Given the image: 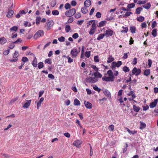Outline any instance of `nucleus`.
Wrapping results in <instances>:
<instances>
[{
	"label": "nucleus",
	"instance_id": "obj_17",
	"mask_svg": "<svg viewBox=\"0 0 158 158\" xmlns=\"http://www.w3.org/2000/svg\"><path fill=\"white\" fill-rule=\"evenodd\" d=\"M14 11L12 10H8V11L6 16L8 18H10L12 17V15L14 14Z\"/></svg>",
	"mask_w": 158,
	"mask_h": 158
},
{
	"label": "nucleus",
	"instance_id": "obj_34",
	"mask_svg": "<svg viewBox=\"0 0 158 158\" xmlns=\"http://www.w3.org/2000/svg\"><path fill=\"white\" fill-rule=\"evenodd\" d=\"M44 62L45 64H51L52 63V60L50 58L47 59L45 60Z\"/></svg>",
	"mask_w": 158,
	"mask_h": 158
},
{
	"label": "nucleus",
	"instance_id": "obj_31",
	"mask_svg": "<svg viewBox=\"0 0 158 158\" xmlns=\"http://www.w3.org/2000/svg\"><path fill=\"white\" fill-rule=\"evenodd\" d=\"M143 74L146 76L149 75L150 74V70L149 69H146L144 71Z\"/></svg>",
	"mask_w": 158,
	"mask_h": 158
},
{
	"label": "nucleus",
	"instance_id": "obj_35",
	"mask_svg": "<svg viewBox=\"0 0 158 158\" xmlns=\"http://www.w3.org/2000/svg\"><path fill=\"white\" fill-rule=\"evenodd\" d=\"M41 18L40 17H37L36 19V25L39 24L40 22Z\"/></svg>",
	"mask_w": 158,
	"mask_h": 158
},
{
	"label": "nucleus",
	"instance_id": "obj_47",
	"mask_svg": "<svg viewBox=\"0 0 158 158\" xmlns=\"http://www.w3.org/2000/svg\"><path fill=\"white\" fill-rule=\"evenodd\" d=\"M81 17V14L80 12H77L75 15V17L76 19L80 18Z\"/></svg>",
	"mask_w": 158,
	"mask_h": 158
},
{
	"label": "nucleus",
	"instance_id": "obj_62",
	"mask_svg": "<svg viewBox=\"0 0 158 158\" xmlns=\"http://www.w3.org/2000/svg\"><path fill=\"white\" fill-rule=\"evenodd\" d=\"M156 25L157 23H156V21H154L152 23V24L151 26L152 28H155L156 26Z\"/></svg>",
	"mask_w": 158,
	"mask_h": 158
},
{
	"label": "nucleus",
	"instance_id": "obj_40",
	"mask_svg": "<svg viewBox=\"0 0 158 158\" xmlns=\"http://www.w3.org/2000/svg\"><path fill=\"white\" fill-rule=\"evenodd\" d=\"M70 29V27L69 25H68L66 26L65 27V30L67 32H69Z\"/></svg>",
	"mask_w": 158,
	"mask_h": 158
},
{
	"label": "nucleus",
	"instance_id": "obj_9",
	"mask_svg": "<svg viewBox=\"0 0 158 158\" xmlns=\"http://www.w3.org/2000/svg\"><path fill=\"white\" fill-rule=\"evenodd\" d=\"M158 99H156L154 101L150 103L149 104V106L150 108H152L155 107L157 104Z\"/></svg>",
	"mask_w": 158,
	"mask_h": 158
},
{
	"label": "nucleus",
	"instance_id": "obj_61",
	"mask_svg": "<svg viewBox=\"0 0 158 158\" xmlns=\"http://www.w3.org/2000/svg\"><path fill=\"white\" fill-rule=\"evenodd\" d=\"M152 61L151 60L149 59L148 60V65L149 66V67L150 68L152 64Z\"/></svg>",
	"mask_w": 158,
	"mask_h": 158
},
{
	"label": "nucleus",
	"instance_id": "obj_33",
	"mask_svg": "<svg viewBox=\"0 0 158 158\" xmlns=\"http://www.w3.org/2000/svg\"><path fill=\"white\" fill-rule=\"evenodd\" d=\"M151 6V5L150 3H148L143 6V7L145 9H149L150 8Z\"/></svg>",
	"mask_w": 158,
	"mask_h": 158
},
{
	"label": "nucleus",
	"instance_id": "obj_38",
	"mask_svg": "<svg viewBox=\"0 0 158 158\" xmlns=\"http://www.w3.org/2000/svg\"><path fill=\"white\" fill-rule=\"evenodd\" d=\"M56 0H52L51 3V6L52 7H54L56 6Z\"/></svg>",
	"mask_w": 158,
	"mask_h": 158
},
{
	"label": "nucleus",
	"instance_id": "obj_22",
	"mask_svg": "<svg viewBox=\"0 0 158 158\" xmlns=\"http://www.w3.org/2000/svg\"><path fill=\"white\" fill-rule=\"evenodd\" d=\"M133 110L137 112H138L140 109V107L139 106H136L135 105H133Z\"/></svg>",
	"mask_w": 158,
	"mask_h": 158
},
{
	"label": "nucleus",
	"instance_id": "obj_50",
	"mask_svg": "<svg viewBox=\"0 0 158 158\" xmlns=\"http://www.w3.org/2000/svg\"><path fill=\"white\" fill-rule=\"evenodd\" d=\"M24 63L28 61V59L26 57H22L21 60Z\"/></svg>",
	"mask_w": 158,
	"mask_h": 158
},
{
	"label": "nucleus",
	"instance_id": "obj_36",
	"mask_svg": "<svg viewBox=\"0 0 158 158\" xmlns=\"http://www.w3.org/2000/svg\"><path fill=\"white\" fill-rule=\"evenodd\" d=\"M157 30L156 29H153L152 31V35L154 37H156L157 35Z\"/></svg>",
	"mask_w": 158,
	"mask_h": 158
},
{
	"label": "nucleus",
	"instance_id": "obj_1",
	"mask_svg": "<svg viewBox=\"0 0 158 158\" xmlns=\"http://www.w3.org/2000/svg\"><path fill=\"white\" fill-rule=\"evenodd\" d=\"M118 74V71H115L114 72V75L112 71L109 70L107 72V73L104 74V76L102 78V80L107 82L113 81L115 78L114 76H117Z\"/></svg>",
	"mask_w": 158,
	"mask_h": 158
},
{
	"label": "nucleus",
	"instance_id": "obj_3",
	"mask_svg": "<svg viewBox=\"0 0 158 158\" xmlns=\"http://www.w3.org/2000/svg\"><path fill=\"white\" fill-rule=\"evenodd\" d=\"M98 78L95 77H89L85 79V81L87 83H94L98 81Z\"/></svg>",
	"mask_w": 158,
	"mask_h": 158
},
{
	"label": "nucleus",
	"instance_id": "obj_5",
	"mask_svg": "<svg viewBox=\"0 0 158 158\" xmlns=\"http://www.w3.org/2000/svg\"><path fill=\"white\" fill-rule=\"evenodd\" d=\"M80 49L79 51L78 50L77 48H74L71 50L70 52L71 54L73 57H76L80 52Z\"/></svg>",
	"mask_w": 158,
	"mask_h": 158
},
{
	"label": "nucleus",
	"instance_id": "obj_43",
	"mask_svg": "<svg viewBox=\"0 0 158 158\" xmlns=\"http://www.w3.org/2000/svg\"><path fill=\"white\" fill-rule=\"evenodd\" d=\"M144 18L142 16H139V17L137 18V20L140 22H142L144 20Z\"/></svg>",
	"mask_w": 158,
	"mask_h": 158
},
{
	"label": "nucleus",
	"instance_id": "obj_64",
	"mask_svg": "<svg viewBox=\"0 0 158 158\" xmlns=\"http://www.w3.org/2000/svg\"><path fill=\"white\" fill-rule=\"evenodd\" d=\"M73 17H70L68 20V23H72L73 21Z\"/></svg>",
	"mask_w": 158,
	"mask_h": 158
},
{
	"label": "nucleus",
	"instance_id": "obj_39",
	"mask_svg": "<svg viewBox=\"0 0 158 158\" xmlns=\"http://www.w3.org/2000/svg\"><path fill=\"white\" fill-rule=\"evenodd\" d=\"M140 128L141 129H142L145 127L146 125L145 123L140 122Z\"/></svg>",
	"mask_w": 158,
	"mask_h": 158
},
{
	"label": "nucleus",
	"instance_id": "obj_32",
	"mask_svg": "<svg viewBox=\"0 0 158 158\" xmlns=\"http://www.w3.org/2000/svg\"><path fill=\"white\" fill-rule=\"evenodd\" d=\"M123 70L125 73H127L130 71V69L127 66H124L123 68Z\"/></svg>",
	"mask_w": 158,
	"mask_h": 158
},
{
	"label": "nucleus",
	"instance_id": "obj_48",
	"mask_svg": "<svg viewBox=\"0 0 158 158\" xmlns=\"http://www.w3.org/2000/svg\"><path fill=\"white\" fill-rule=\"evenodd\" d=\"M58 40L60 42H63L65 41V38L62 36H61L60 37H59L58 39Z\"/></svg>",
	"mask_w": 158,
	"mask_h": 158
},
{
	"label": "nucleus",
	"instance_id": "obj_28",
	"mask_svg": "<svg viewBox=\"0 0 158 158\" xmlns=\"http://www.w3.org/2000/svg\"><path fill=\"white\" fill-rule=\"evenodd\" d=\"M97 21H96V22H94L92 24L91 28L94 29H96V23H97Z\"/></svg>",
	"mask_w": 158,
	"mask_h": 158
},
{
	"label": "nucleus",
	"instance_id": "obj_18",
	"mask_svg": "<svg viewBox=\"0 0 158 158\" xmlns=\"http://www.w3.org/2000/svg\"><path fill=\"white\" fill-rule=\"evenodd\" d=\"M6 39L4 38L3 37L2 38H0V44L2 45H3L6 43L7 42Z\"/></svg>",
	"mask_w": 158,
	"mask_h": 158
},
{
	"label": "nucleus",
	"instance_id": "obj_46",
	"mask_svg": "<svg viewBox=\"0 0 158 158\" xmlns=\"http://www.w3.org/2000/svg\"><path fill=\"white\" fill-rule=\"evenodd\" d=\"M108 130L110 131H114V126L113 124L110 125L108 128Z\"/></svg>",
	"mask_w": 158,
	"mask_h": 158
},
{
	"label": "nucleus",
	"instance_id": "obj_44",
	"mask_svg": "<svg viewBox=\"0 0 158 158\" xmlns=\"http://www.w3.org/2000/svg\"><path fill=\"white\" fill-rule=\"evenodd\" d=\"M64 8L66 10L70 9L71 8V6L69 3H67L65 5Z\"/></svg>",
	"mask_w": 158,
	"mask_h": 158
},
{
	"label": "nucleus",
	"instance_id": "obj_12",
	"mask_svg": "<svg viewBox=\"0 0 158 158\" xmlns=\"http://www.w3.org/2000/svg\"><path fill=\"white\" fill-rule=\"evenodd\" d=\"M84 104L86 107L87 108L90 109L92 107V104L89 102H87L86 101H85L84 102Z\"/></svg>",
	"mask_w": 158,
	"mask_h": 158
},
{
	"label": "nucleus",
	"instance_id": "obj_45",
	"mask_svg": "<svg viewBox=\"0 0 158 158\" xmlns=\"http://www.w3.org/2000/svg\"><path fill=\"white\" fill-rule=\"evenodd\" d=\"M44 67V64L42 62H40L38 63V68L41 69Z\"/></svg>",
	"mask_w": 158,
	"mask_h": 158
},
{
	"label": "nucleus",
	"instance_id": "obj_60",
	"mask_svg": "<svg viewBox=\"0 0 158 158\" xmlns=\"http://www.w3.org/2000/svg\"><path fill=\"white\" fill-rule=\"evenodd\" d=\"M91 68H93L94 70L96 71V72L98 71V69L96 66L94 65H92L91 66Z\"/></svg>",
	"mask_w": 158,
	"mask_h": 158
},
{
	"label": "nucleus",
	"instance_id": "obj_23",
	"mask_svg": "<svg viewBox=\"0 0 158 158\" xmlns=\"http://www.w3.org/2000/svg\"><path fill=\"white\" fill-rule=\"evenodd\" d=\"M94 74L95 76V77H96L97 78H100L102 77V75L98 71L95 72Z\"/></svg>",
	"mask_w": 158,
	"mask_h": 158
},
{
	"label": "nucleus",
	"instance_id": "obj_2",
	"mask_svg": "<svg viewBox=\"0 0 158 158\" xmlns=\"http://www.w3.org/2000/svg\"><path fill=\"white\" fill-rule=\"evenodd\" d=\"M76 13V10L74 8L72 9L66 11L65 15L67 17H70Z\"/></svg>",
	"mask_w": 158,
	"mask_h": 158
},
{
	"label": "nucleus",
	"instance_id": "obj_63",
	"mask_svg": "<svg viewBox=\"0 0 158 158\" xmlns=\"http://www.w3.org/2000/svg\"><path fill=\"white\" fill-rule=\"evenodd\" d=\"M129 53V52H128L127 53H125L124 54V55L123 57V58L124 59H126L128 57L127 54Z\"/></svg>",
	"mask_w": 158,
	"mask_h": 158
},
{
	"label": "nucleus",
	"instance_id": "obj_20",
	"mask_svg": "<svg viewBox=\"0 0 158 158\" xmlns=\"http://www.w3.org/2000/svg\"><path fill=\"white\" fill-rule=\"evenodd\" d=\"M106 23V21H102L100 22L99 23V24L98 25H97V26L98 27H102L105 25Z\"/></svg>",
	"mask_w": 158,
	"mask_h": 158
},
{
	"label": "nucleus",
	"instance_id": "obj_42",
	"mask_svg": "<svg viewBox=\"0 0 158 158\" xmlns=\"http://www.w3.org/2000/svg\"><path fill=\"white\" fill-rule=\"evenodd\" d=\"M135 4L133 3H131L128 5L127 7L128 9H131L133 8L135 6Z\"/></svg>",
	"mask_w": 158,
	"mask_h": 158
},
{
	"label": "nucleus",
	"instance_id": "obj_56",
	"mask_svg": "<svg viewBox=\"0 0 158 158\" xmlns=\"http://www.w3.org/2000/svg\"><path fill=\"white\" fill-rule=\"evenodd\" d=\"M22 41L20 38H19L16 41L14 42L13 44H19Z\"/></svg>",
	"mask_w": 158,
	"mask_h": 158
},
{
	"label": "nucleus",
	"instance_id": "obj_41",
	"mask_svg": "<svg viewBox=\"0 0 158 158\" xmlns=\"http://www.w3.org/2000/svg\"><path fill=\"white\" fill-rule=\"evenodd\" d=\"M90 51H86L85 54V56L87 58H89L90 56Z\"/></svg>",
	"mask_w": 158,
	"mask_h": 158
},
{
	"label": "nucleus",
	"instance_id": "obj_59",
	"mask_svg": "<svg viewBox=\"0 0 158 158\" xmlns=\"http://www.w3.org/2000/svg\"><path fill=\"white\" fill-rule=\"evenodd\" d=\"M66 58L68 59V62L69 63H71L73 62V60L71 59L69 56H67Z\"/></svg>",
	"mask_w": 158,
	"mask_h": 158
},
{
	"label": "nucleus",
	"instance_id": "obj_7",
	"mask_svg": "<svg viewBox=\"0 0 158 158\" xmlns=\"http://www.w3.org/2000/svg\"><path fill=\"white\" fill-rule=\"evenodd\" d=\"M19 56V52L16 51H15L14 53L13 57L14 59H11L9 60L11 62H15L18 60V57Z\"/></svg>",
	"mask_w": 158,
	"mask_h": 158
},
{
	"label": "nucleus",
	"instance_id": "obj_26",
	"mask_svg": "<svg viewBox=\"0 0 158 158\" xmlns=\"http://www.w3.org/2000/svg\"><path fill=\"white\" fill-rule=\"evenodd\" d=\"M18 29V27L16 26H14L13 27H11L10 29V31H14L16 32L17 31Z\"/></svg>",
	"mask_w": 158,
	"mask_h": 158
},
{
	"label": "nucleus",
	"instance_id": "obj_27",
	"mask_svg": "<svg viewBox=\"0 0 158 158\" xmlns=\"http://www.w3.org/2000/svg\"><path fill=\"white\" fill-rule=\"evenodd\" d=\"M105 35V34H100L98 35L97 40H99L102 39L104 37Z\"/></svg>",
	"mask_w": 158,
	"mask_h": 158
},
{
	"label": "nucleus",
	"instance_id": "obj_15",
	"mask_svg": "<svg viewBox=\"0 0 158 158\" xmlns=\"http://www.w3.org/2000/svg\"><path fill=\"white\" fill-rule=\"evenodd\" d=\"M44 98L43 97H41L40 98V101L37 102V108L38 109L39 107L41 106V104L42 102L44 101Z\"/></svg>",
	"mask_w": 158,
	"mask_h": 158
},
{
	"label": "nucleus",
	"instance_id": "obj_10",
	"mask_svg": "<svg viewBox=\"0 0 158 158\" xmlns=\"http://www.w3.org/2000/svg\"><path fill=\"white\" fill-rule=\"evenodd\" d=\"M53 25V22L51 20L49 21L47 23V30L48 31L51 29V28L52 27Z\"/></svg>",
	"mask_w": 158,
	"mask_h": 158
},
{
	"label": "nucleus",
	"instance_id": "obj_6",
	"mask_svg": "<svg viewBox=\"0 0 158 158\" xmlns=\"http://www.w3.org/2000/svg\"><path fill=\"white\" fill-rule=\"evenodd\" d=\"M141 71L140 69H137L136 67H135L132 70V73L133 75L135 74L136 76H137L141 73Z\"/></svg>",
	"mask_w": 158,
	"mask_h": 158
},
{
	"label": "nucleus",
	"instance_id": "obj_53",
	"mask_svg": "<svg viewBox=\"0 0 158 158\" xmlns=\"http://www.w3.org/2000/svg\"><path fill=\"white\" fill-rule=\"evenodd\" d=\"M132 14V12H127L123 16V17L124 18H126L127 16H128L130 15L131 14Z\"/></svg>",
	"mask_w": 158,
	"mask_h": 158
},
{
	"label": "nucleus",
	"instance_id": "obj_57",
	"mask_svg": "<svg viewBox=\"0 0 158 158\" xmlns=\"http://www.w3.org/2000/svg\"><path fill=\"white\" fill-rule=\"evenodd\" d=\"M78 36L79 35L77 33H75L74 34L72 35L74 39H77L78 38Z\"/></svg>",
	"mask_w": 158,
	"mask_h": 158
},
{
	"label": "nucleus",
	"instance_id": "obj_13",
	"mask_svg": "<svg viewBox=\"0 0 158 158\" xmlns=\"http://www.w3.org/2000/svg\"><path fill=\"white\" fill-rule=\"evenodd\" d=\"M37 59L35 55H34V58L33 60L32 61V64L34 67H36L37 65Z\"/></svg>",
	"mask_w": 158,
	"mask_h": 158
},
{
	"label": "nucleus",
	"instance_id": "obj_55",
	"mask_svg": "<svg viewBox=\"0 0 158 158\" xmlns=\"http://www.w3.org/2000/svg\"><path fill=\"white\" fill-rule=\"evenodd\" d=\"M94 61L95 62H98L99 61L98 56H94Z\"/></svg>",
	"mask_w": 158,
	"mask_h": 158
},
{
	"label": "nucleus",
	"instance_id": "obj_30",
	"mask_svg": "<svg viewBox=\"0 0 158 158\" xmlns=\"http://www.w3.org/2000/svg\"><path fill=\"white\" fill-rule=\"evenodd\" d=\"M114 60V58L111 56H110L107 59V62L108 63H110Z\"/></svg>",
	"mask_w": 158,
	"mask_h": 158
},
{
	"label": "nucleus",
	"instance_id": "obj_19",
	"mask_svg": "<svg viewBox=\"0 0 158 158\" xmlns=\"http://www.w3.org/2000/svg\"><path fill=\"white\" fill-rule=\"evenodd\" d=\"M88 11V10L86 7L85 6L84 7H82L81 9V12L84 14H87Z\"/></svg>",
	"mask_w": 158,
	"mask_h": 158
},
{
	"label": "nucleus",
	"instance_id": "obj_51",
	"mask_svg": "<svg viewBox=\"0 0 158 158\" xmlns=\"http://www.w3.org/2000/svg\"><path fill=\"white\" fill-rule=\"evenodd\" d=\"M93 88L94 90L98 91V92H100L101 90V89L96 86H94Z\"/></svg>",
	"mask_w": 158,
	"mask_h": 158
},
{
	"label": "nucleus",
	"instance_id": "obj_58",
	"mask_svg": "<svg viewBox=\"0 0 158 158\" xmlns=\"http://www.w3.org/2000/svg\"><path fill=\"white\" fill-rule=\"evenodd\" d=\"M94 22H96V21L94 20L89 21L87 23V27H89L91 25V23H93Z\"/></svg>",
	"mask_w": 158,
	"mask_h": 158
},
{
	"label": "nucleus",
	"instance_id": "obj_54",
	"mask_svg": "<svg viewBox=\"0 0 158 158\" xmlns=\"http://www.w3.org/2000/svg\"><path fill=\"white\" fill-rule=\"evenodd\" d=\"M95 30H96L95 29L91 28L89 32V34L91 35H93L95 33Z\"/></svg>",
	"mask_w": 158,
	"mask_h": 158
},
{
	"label": "nucleus",
	"instance_id": "obj_11",
	"mask_svg": "<svg viewBox=\"0 0 158 158\" xmlns=\"http://www.w3.org/2000/svg\"><path fill=\"white\" fill-rule=\"evenodd\" d=\"M82 142L81 140H76L73 143V145L77 147H78L81 144Z\"/></svg>",
	"mask_w": 158,
	"mask_h": 158
},
{
	"label": "nucleus",
	"instance_id": "obj_25",
	"mask_svg": "<svg viewBox=\"0 0 158 158\" xmlns=\"http://www.w3.org/2000/svg\"><path fill=\"white\" fill-rule=\"evenodd\" d=\"M104 94L107 97H110V94L109 91L106 90L103 91Z\"/></svg>",
	"mask_w": 158,
	"mask_h": 158
},
{
	"label": "nucleus",
	"instance_id": "obj_21",
	"mask_svg": "<svg viewBox=\"0 0 158 158\" xmlns=\"http://www.w3.org/2000/svg\"><path fill=\"white\" fill-rule=\"evenodd\" d=\"M131 32L132 33H136V27L135 26H131L130 28Z\"/></svg>",
	"mask_w": 158,
	"mask_h": 158
},
{
	"label": "nucleus",
	"instance_id": "obj_29",
	"mask_svg": "<svg viewBox=\"0 0 158 158\" xmlns=\"http://www.w3.org/2000/svg\"><path fill=\"white\" fill-rule=\"evenodd\" d=\"M143 9L141 7H139L137 8L135 10V13L137 14H139L141 11Z\"/></svg>",
	"mask_w": 158,
	"mask_h": 158
},
{
	"label": "nucleus",
	"instance_id": "obj_37",
	"mask_svg": "<svg viewBox=\"0 0 158 158\" xmlns=\"http://www.w3.org/2000/svg\"><path fill=\"white\" fill-rule=\"evenodd\" d=\"M52 14L54 15H57L59 14V13L57 10H54L52 11Z\"/></svg>",
	"mask_w": 158,
	"mask_h": 158
},
{
	"label": "nucleus",
	"instance_id": "obj_4",
	"mask_svg": "<svg viewBox=\"0 0 158 158\" xmlns=\"http://www.w3.org/2000/svg\"><path fill=\"white\" fill-rule=\"evenodd\" d=\"M44 35V32L43 30L38 31L35 34L34 38L35 39H37L38 38L43 36Z\"/></svg>",
	"mask_w": 158,
	"mask_h": 158
},
{
	"label": "nucleus",
	"instance_id": "obj_14",
	"mask_svg": "<svg viewBox=\"0 0 158 158\" xmlns=\"http://www.w3.org/2000/svg\"><path fill=\"white\" fill-rule=\"evenodd\" d=\"M31 101V100H27L26 102L24 104L23 106V108H27L30 106Z\"/></svg>",
	"mask_w": 158,
	"mask_h": 158
},
{
	"label": "nucleus",
	"instance_id": "obj_52",
	"mask_svg": "<svg viewBox=\"0 0 158 158\" xmlns=\"http://www.w3.org/2000/svg\"><path fill=\"white\" fill-rule=\"evenodd\" d=\"M137 62V59L135 57L134 58L132 62V64L133 65H135Z\"/></svg>",
	"mask_w": 158,
	"mask_h": 158
},
{
	"label": "nucleus",
	"instance_id": "obj_8",
	"mask_svg": "<svg viewBox=\"0 0 158 158\" xmlns=\"http://www.w3.org/2000/svg\"><path fill=\"white\" fill-rule=\"evenodd\" d=\"M114 32L111 29L106 30L105 31V36L106 37H108L112 36Z\"/></svg>",
	"mask_w": 158,
	"mask_h": 158
},
{
	"label": "nucleus",
	"instance_id": "obj_24",
	"mask_svg": "<svg viewBox=\"0 0 158 158\" xmlns=\"http://www.w3.org/2000/svg\"><path fill=\"white\" fill-rule=\"evenodd\" d=\"M74 104L76 106H78L80 105L81 103L78 99L75 98L74 100Z\"/></svg>",
	"mask_w": 158,
	"mask_h": 158
},
{
	"label": "nucleus",
	"instance_id": "obj_49",
	"mask_svg": "<svg viewBox=\"0 0 158 158\" xmlns=\"http://www.w3.org/2000/svg\"><path fill=\"white\" fill-rule=\"evenodd\" d=\"M112 69V70H114L116 67H117V65L116 64V62H113L111 64Z\"/></svg>",
	"mask_w": 158,
	"mask_h": 158
},
{
	"label": "nucleus",
	"instance_id": "obj_16",
	"mask_svg": "<svg viewBox=\"0 0 158 158\" xmlns=\"http://www.w3.org/2000/svg\"><path fill=\"white\" fill-rule=\"evenodd\" d=\"M91 4V2L90 0H86L84 2V6L87 7H89Z\"/></svg>",
	"mask_w": 158,
	"mask_h": 158
}]
</instances>
